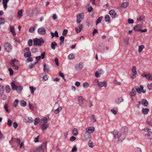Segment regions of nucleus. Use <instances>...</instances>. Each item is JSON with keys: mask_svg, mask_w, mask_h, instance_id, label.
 I'll return each mask as SVG.
<instances>
[{"mask_svg": "<svg viewBox=\"0 0 152 152\" xmlns=\"http://www.w3.org/2000/svg\"><path fill=\"white\" fill-rule=\"evenodd\" d=\"M13 127L15 129H16L18 126V124L16 122H14L13 124Z\"/></svg>", "mask_w": 152, "mask_h": 152, "instance_id": "obj_64", "label": "nucleus"}, {"mask_svg": "<svg viewBox=\"0 0 152 152\" xmlns=\"http://www.w3.org/2000/svg\"><path fill=\"white\" fill-rule=\"evenodd\" d=\"M114 83L115 85H121V83L118 82L116 80L114 81Z\"/></svg>", "mask_w": 152, "mask_h": 152, "instance_id": "obj_62", "label": "nucleus"}, {"mask_svg": "<svg viewBox=\"0 0 152 152\" xmlns=\"http://www.w3.org/2000/svg\"><path fill=\"white\" fill-rule=\"evenodd\" d=\"M48 124H42L41 128L42 130H44L46 129L49 127Z\"/></svg>", "mask_w": 152, "mask_h": 152, "instance_id": "obj_19", "label": "nucleus"}, {"mask_svg": "<svg viewBox=\"0 0 152 152\" xmlns=\"http://www.w3.org/2000/svg\"><path fill=\"white\" fill-rule=\"evenodd\" d=\"M89 146L91 148H93L94 146L93 143L91 141H89Z\"/></svg>", "mask_w": 152, "mask_h": 152, "instance_id": "obj_59", "label": "nucleus"}, {"mask_svg": "<svg viewBox=\"0 0 152 152\" xmlns=\"http://www.w3.org/2000/svg\"><path fill=\"white\" fill-rule=\"evenodd\" d=\"M38 32L39 34L44 35L46 33V30L44 28L41 27L38 29Z\"/></svg>", "mask_w": 152, "mask_h": 152, "instance_id": "obj_11", "label": "nucleus"}, {"mask_svg": "<svg viewBox=\"0 0 152 152\" xmlns=\"http://www.w3.org/2000/svg\"><path fill=\"white\" fill-rule=\"evenodd\" d=\"M98 86L100 87H106L107 86V83L106 81L100 82L99 83Z\"/></svg>", "mask_w": 152, "mask_h": 152, "instance_id": "obj_20", "label": "nucleus"}, {"mask_svg": "<svg viewBox=\"0 0 152 152\" xmlns=\"http://www.w3.org/2000/svg\"><path fill=\"white\" fill-rule=\"evenodd\" d=\"M25 119L29 123H31L33 122L34 121L33 119L31 117H26Z\"/></svg>", "mask_w": 152, "mask_h": 152, "instance_id": "obj_24", "label": "nucleus"}, {"mask_svg": "<svg viewBox=\"0 0 152 152\" xmlns=\"http://www.w3.org/2000/svg\"><path fill=\"white\" fill-rule=\"evenodd\" d=\"M35 30V28L34 27H31L29 29V31L31 33H33Z\"/></svg>", "mask_w": 152, "mask_h": 152, "instance_id": "obj_61", "label": "nucleus"}, {"mask_svg": "<svg viewBox=\"0 0 152 152\" xmlns=\"http://www.w3.org/2000/svg\"><path fill=\"white\" fill-rule=\"evenodd\" d=\"M142 112L143 114H147L149 111V109L148 108H142Z\"/></svg>", "mask_w": 152, "mask_h": 152, "instance_id": "obj_23", "label": "nucleus"}, {"mask_svg": "<svg viewBox=\"0 0 152 152\" xmlns=\"http://www.w3.org/2000/svg\"><path fill=\"white\" fill-rule=\"evenodd\" d=\"M28 46H31L32 45L33 41L32 39H30L29 40L28 42Z\"/></svg>", "mask_w": 152, "mask_h": 152, "instance_id": "obj_55", "label": "nucleus"}, {"mask_svg": "<svg viewBox=\"0 0 152 152\" xmlns=\"http://www.w3.org/2000/svg\"><path fill=\"white\" fill-rule=\"evenodd\" d=\"M141 101V104H142L144 106L147 107L148 104V101L145 99H142Z\"/></svg>", "mask_w": 152, "mask_h": 152, "instance_id": "obj_18", "label": "nucleus"}, {"mask_svg": "<svg viewBox=\"0 0 152 152\" xmlns=\"http://www.w3.org/2000/svg\"><path fill=\"white\" fill-rule=\"evenodd\" d=\"M147 136L148 139L150 140L152 139V132H148L147 134Z\"/></svg>", "mask_w": 152, "mask_h": 152, "instance_id": "obj_36", "label": "nucleus"}, {"mask_svg": "<svg viewBox=\"0 0 152 152\" xmlns=\"http://www.w3.org/2000/svg\"><path fill=\"white\" fill-rule=\"evenodd\" d=\"M29 88L30 89V91L31 92V93L32 94H33L34 93V91L36 90V88L33 86H30L29 87Z\"/></svg>", "mask_w": 152, "mask_h": 152, "instance_id": "obj_40", "label": "nucleus"}, {"mask_svg": "<svg viewBox=\"0 0 152 152\" xmlns=\"http://www.w3.org/2000/svg\"><path fill=\"white\" fill-rule=\"evenodd\" d=\"M147 86L148 89L149 90H152V83H150V84H148L147 85Z\"/></svg>", "mask_w": 152, "mask_h": 152, "instance_id": "obj_54", "label": "nucleus"}, {"mask_svg": "<svg viewBox=\"0 0 152 152\" xmlns=\"http://www.w3.org/2000/svg\"><path fill=\"white\" fill-rule=\"evenodd\" d=\"M118 132L116 130L113 131V134L115 139L118 138L120 140H124L125 137L126 133L123 132L121 133L120 135H119Z\"/></svg>", "mask_w": 152, "mask_h": 152, "instance_id": "obj_1", "label": "nucleus"}, {"mask_svg": "<svg viewBox=\"0 0 152 152\" xmlns=\"http://www.w3.org/2000/svg\"><path fill=\"white\" fill-rule=\"evenodd\" d=\"M11 66H12L16 70H18V66H17L14 63H12V65H11Z\"/></svg>", "mask_w": 152, "mask_h": 152, "instance_id": "obj_57", "label": "nucleus"}, {"mask_svg": "<svg viewBox=\"0 0 152 152\" xmlns=\"http://www.w3.org/2000/svg\"><path fill=\"white\" fill-rule=\"evenodd\" d=\"M136 94V91L134 88H132L131 91L130 95L132 96H135Z\"/></svg>", "mask_w": 152, "mask_h": 152, "instance_id": "obj_28", "label": "nucleus"}, {"mask_svg": "<svg viewBox=\"0 0 152 152\" xmlns=\"http://www.w3.org/2000/svg\"><path fill=\"white\" fill-rule=\"evenodd\" d=\"M83 63H80L79 64H76L75 67V69L77 71H79L81 70L83 68Z\"/></svg>", "mask_w": 152, "mask_h": 152, "instance_id": "obj_9", "label": "nucleus"}, {"mask_svg": "<svg viewBox=\"0 0 152 152\" xmlns=\"http://www.w3.org/2000/svg\"><path fill=\"white\" fill-rule=\"evenodd\" d=\"M40 121V119L39 118H36L34 121V124L35 125H36L39 123Z\"/></svg>", "mask_w": 152, "mask_h": 152, "instance_id": "obj_41", "label": "nucleus"}, {"mask_svg": "<svg viewBox=\"0 0 152 152\" xmlns=\"http://www.w3.org/2000/svg\"><path fill=\"white\" fill-rule=\"evenodd\" d=\"M11 86L12 89L14 90H17V87H18V86L16 85H15V84L13 82H12L11 83Z\"/></svg>", "mask_w": 152, "mask_h": 152, "instance_id": "obj_25", "label": "nucleus"}, {"mask_svg": "<svg viewBox=\"0 0 152 152\" xmlns=\"http://www.w3.org/2000/svg\"><path fill=\"white\" fill-rule=\"evenodd\" d=\"M40 77L43 79L42 81H46L48 79V76L45 73H43L41 74Z\"/></svg>", "mask_w": 152, "mask_h": 152, "instance_id": "obj_10", "label": "nucleus"}, {"mask_svg": "<svg viewBox=\"0 0 152 152\" xmlns=\"http://www.w3.org/2000/svg\"><path fill=\"white\" fill-rule=\"evenodd\" d=\"M104 20L106 22H108L109 23H110V16L108 15H107L105 16Z\"/></svg>", "mask_w": 152, "mask_h": 152, "instance_id": "obj_33", "label": "nucleus"}, {"mask_svg": "<svg viewBox=\"0 0 152 152\" xmlns=\"http://www.w3.org/2000/svg\"><path fill=\"white\" fill-rule=\"evenodd\" d=\"M5 22V20L3 18H0V24H1L4 23Z\"/></svg>", "mask_w": 152, "mask_h": 152, "instance_id": "obj_56", "label": "nucleus"}, {"mask_svg": "<svg viewBox=\"0 0 152 152\" xmlns=\"http://www.w3.org/2000/svg\"><path fill=\"white\" fill-rule=\"evenodd\" d=\"M82 137L85 140L91 137V135L86 132L82 134Z\"/></svg>", "mask_w": 152, "mask_h": 152, "instance_id": "obj_14", "label": "nucleus"}, {"mask_svg": "<svg viewBox=\"0 0 152 152\" xmlns=\"http://www.w3.org/2000/svg\"><path fill=\"white\" fill-rule=\"evenodd\" d=\"M14 26H10V31L12 33L13 35H15L16 33L14 31Z\"/></svg>", "mask_w": 152, "mask_h": 152, "instance_id": "obj_31", "label": "nucleus"}, {"mask_svg": "<svg viewBox=\"0 0 152 152\" xmlns=\"http://www.w3.org/2000/svg\"><path fill=\"white\" fill-rule=\"evenodd\" d=\"M98 48H99V49L100 50V52L101 53H103L104 52V48H102L101 45H99Z\"/></svg>", "mask_w": 152, "mask_h": 152, "instance_id": "obj_52", "label": "nucleus"}, {"mask_svg": "<svg viewBox=\"0 0 152 152\" xmlns=\"http://www.w3.org/2000/svg\"><path fill=\"white\" fill-rule=\"evenodd\" d=\"M129 5L128 2H124L121 5V7L123 8H126Z\"/></svg>", "mask_w": 152, "mask_h": 152, "instance_id": "obj_43", "label": "nucleus"}, {"mask_svg": "<svg viewBox=\"0 0 152 152\" xmlns=\"http://www.w3.org/2000/svg\"><path fill=\"white\" fill-rule=\"evenodd\" d=\"M111 111L115 115L117 114V111L116 109H112L111 110Z\"/></svg>", "mask_w": 152, "mask_h": 152, "instance_id": "obj_51", "label": "nucleus"}, {"mask_svg": "<svg viewBox=\"0 0 152 152\" xmlns=\"http://www.w3.org/2000/svg\"><path fill=\"white\" fill-rule=\"evenodd\" d=\"M145 48V46L144 45H141L139 46L138 47V51L139 53H140L142 50L143 49Z\"/></svg>", "mask_w": 152, "mask_h": 152, "instance_id": "obj_34", "label": "nucleus"}, {"mask_svg": "<svg viewBox=\"0 0 152 152\" xmlns=\"http://www.w3.org/2000/svg\"><path fill=\"white\" fill-rule=\"evenodd\" d=\"M124 101V99L122 97H120L116 99L115 102L117 104H119L120 103L123 102Z\"/></svg>", "mask_w": 152, "mask_h": 152, "instance_id": "obj_22", "label": "nucleus"}, {"mask_svg": "<svg viewBox=\"0 0 152 152\" xmlns=\"http://www.w3.org/2000/svg\"><path fill=\"white\" fill-rule=\"evenodd\" d=\"M42 121L43 122V124H47L48 122V119L46 117H44L42 119Z\"/></svg>", "mask_w": 152, "mask_h": 152, "instance_id": "obj_47", "label": "nucleus"}, {"mask_svg": "<svg viewBox=\"0 0 152 152\" xmlns=\"http://www.w3.org/2000/svg\"><path fill=\"white\" fill-rule=\"evenodd\" d=\"M68 32V30L67 29H65L64 30L63 33V35L64 36H66Z\"/></svg>", "mask_w": 152, "mask_h": 152, "instance_id": "obj_58", "label": "nucleus"}, {"mask_svg": "<svg viewBox=\"0 0 152 152\" xmlns=\"http://www.w3.org/2000/svg\"><path fill=\"white\" fill-rule=\"evenodd\" d=\"M75 56L73 53H71L68 56V58L69 60H72L75 58Z\"/></svg>", "mask_w": 152, "mask_h": 152, "instance_id": "obj_35", "label": "nucleus"}, {"mask_svg": "<svg viewBox=\"0 0 152 152\" xmlns=\"http://www.w3.org/2000/svg\"><path fill=\"white\" fill-rule=\"evenodd\" d=\"M132 74L131 76V79H133L136 77L137 74V72L136 70V67L135 66H133L132 69Z\"/></svg>", "mask_w": 152, "mask_h": 152, "instance_id": "obj_5", "label": "nucleus"}, {"mask_svg": "<svg viewBox=\"0 0 152 152\" xmlns=\"http://www.w3.org/2000/svg\"><path fill=\"white\" fill-rule=\"evenodd\" d=\"M6 92L7 93H8L10 92L11 90V88L9 86L7 85L6 86Z\"/></svg>", "mask_w": 152, "mask_h": 152, "instance_id": "obj_46", "label": "nucleus"}, {"mask_svg": "<svg viewBox=\"0 0 152 152\" xmlns=\"http://www.w3.org/2000/svg\"><path fill=\"white\" fill-rule=\"evenodd\" d=\"M4 94L3 86L2 85H0V96Z\"/></svg>", "mask_w": 152, "mask_h": 152, "instance_id": "obj_39", "label": "nucleus"}, {"mask_svg": "<svg viewBox=\"0 0 152 152\" xmlns=\"http://www.w3.org/2000/svg\"><path fill=\"white\" fill-rule=\"evenodd\" d=\"M147 122L149 125L152 126V120L150 118H148Z\"/></svg>", "mask_w": 152, "mask_h": 152, "instance_id": "obj_45", "label": "nucleus"}, {"mask_svg": "<svg viewBox=\"0 0 152 152\" xmlns=\"http://www.w3.org/2000/svg\"><path fill=\"white\" fill-rule=\"evenodd\" d=\"M7 125L9 126H10L12 125V122L10 119L8 120Z\"/></svg>", "mask_w": 152, "mask_h": 152, "instance_id": "obj_60", "label": "nucleus"}, {"mask_svg": "<svg viewBox=\"0 0 152 152\" xmlns=\"http://www.w3.org/2000/svg\"><path fill=\"white\" fill-rule=\"evenodd\" d=\"M47 143L46 142H44L43 144H41L39 145L37 148L36 149H33L32 150L33 151L35 152H43L45 149L46 148Z\"/></svg>", "mask_w": 152, "mask_h": 152, "instance_id": "obj_2", "label": "nucleus"}, {"mask_svg": "<svg viewBox=\"0 0 152 152\" xmlns=\"http://www.w3.org/2000/svg\"><path fill=\"white\" fill-rule=\"evenodd\" d=\"M91 121L93 123H94L96 121V119L95 116L94 115H92L90 117Z\"/></svg>", "mask_w": 152, "mask_h": 152, "instance_id": "obj_21", "label": "nucleus"}, {"mask_svg": "<svg viewBox=\"0 0 152 152\" xmlns=\"http://www.w3.org/2000/svg\"><path fill=\"white\" fill-rule=\"evenodd\" d=\"M102 18V17L101 16L97 19L96 23V25H97L99 23L101 22Z\"/></svg>", "mask_w": 152, "mask_h": 152, "instance_id": "obj_38", "label": "nucleus"}, {"mask_svg": "<svg viewBox=\"0 0 152 152\" xmlns=\"http://www.w3.org/2000/svg\"><path fill=\"white\" fill-rule=\"evenodd\" d=\"M4 47L5 50L8 52H10L12 48V45L8 42H6L5 43Z\"/></svg>", "mask_w": 152, "mask_h": 152, "instance_id": "obj_6", "label": "nucleus"}, {"mask_svg": "<svg viewBox=\"0 0 152 152\" xmlns=\"http://www.w3.org/2000/svg\"><path fill=\"white\" fill-rule=\"evenodd\" d=\"M20 105L22 107H25L26 105V103L24 100H22L20 102Z\"/></svg>", "mask_w": 152, "mask_h": 152, "instance_id": "obj_42", "label": "nucleus"}, {"mask_svg": "<svg viewBox=\"0 0 152 152\" xmlns=\"http://www.w3.org/2000/svg\"><path fill=\"white\" fill-rule=\"evenodd\" d=\"M109 14L112 18H114L117 16V14L115 11L113 10H111L110 11Z\"/></svg>", "mask_w": 152, "mask_h": 152, "instance_id": "obj_17", "label": "nucleus"}, {"mask_svg": "<svg viewBox=\"0 0 152 152\" xmlns=\"http://www.w3.org/2000/svg\"><path fill=\"white\" fill-rule=\"evenodd\" d=\"M73 134L75 136H77L78 134L77 129L75 128H74L72 131Z\"/></svg>", "mask_w": 152, "mask_h": 152, "instance_id": "obj_30", "label": "nucleus"}, {"mask_svg": "<svg viewBox=\"0 0 152 152\" xmlns=\"http://www.w3.org/2000/svg\"><path fill=\"white\" fill-rule=\"evenodd\" d=\"M23 10L21 9L18 11V17L20 18L22 16Z\"/></svg>", "mask_w": 152, "mask_h": 152, "instance_id": "obj_27", "label": "nucleus"}, {"mask_svg": "<svg viewBox=\"0 0 152 152\" xmlns=\"http://www.w3.org/2000/svg\"><path fill=\"white\" fill-rule=\"evenodd\" d=\"M142 26L141 24H138L135 26L134 27V31H140L141 28Z\"/></svg>", "mask_w": 152, "mask_h": 152, "instance_id": "obj_16", "label": "nucleus"}, {"mask_svg": "<svg viewBox=\"0 0 152 152\" xmlns=\"http://www.w3.org/2000/svg\"><path fill=\"white\" fill-rule=\"evenodd\" d=\"M15 141L18 145H20V140L19 138H15L14 139Z\"/></svg>", "mask_w": 152, "mask_h": 152, "instance_id": "obj_50", "label": "nucleus"}, {"mask_svg": "<svg viewBox=\"0 0 152 152\" xmlns=\"http://www.w3.org/2000/svg\"><path fill=\"white\" fill-rule=\"evenodd\" d=\"M95 131V128L93 126L88 127L86 129V132L89 134L93 133Z\"/></svg>", "mask_w": 152, "mask_h": 152, "instance_id": "obj_8", "label": "nucleus"}, {"mask_svg": "<svg viewBox=\"0 0 152 152\" xmlns=\"http://www.w3.org/2000/svg\"><path fill=\"white\" fill-rule=\"evenodd\" d=\"M89 86L87 82H84L83 83V87L85 88H88Z\"/></svg>", "mask_w": 152, "mask_h": 152, "instance_id": "obj_53", "label": "nucleus"}, {"mask_svg": "<svg viewBox=\"0 0 152 152\" xmlns=\"http://www.w3.org/2000/svg\"><path fill=\"white\" fill-rule=\"evenodd\" d=\"M1 96V98L2 100H5L7 98V96L4 94H3L2 95L0 96Z\"/></svg>", "mask_w": 152, "mask_h": 152, "instance_id": "obj_48", "label": "nucleus"}, {"mask_svg": "<svg viewBox=\"0 0 152 152\" xmlns=\"http://www.w3.org/2000/svg\"><path fill=\"white\" fill-rule=\"evenodd\" d=\"M57 43L55 42H52L51 45V48L53 50H55V46H57Z\"/></svg>", "mask_w": 152, "mask_h": 152, "instance_id": "obj_29", "label": "nucleus"}, {"mask_svg": "<svg viewBox=\"0 0 152 152\" xmlns=\"http://www.w3.org/2000/svg\"><path fill=\"white\" fill-rule=\"evenodd\" d=\"M43 71L45 72H48L49 71V69L48 66H46V64L44 63L43 64Z\"/></svg>", "mask_w": 152, "mask_h": 152, "instance_id": "obj_26", "label": "nucleus"}, {"mask_svg": "<svg viewBox=\"0 0 152 152\" xmlns=\"http://www.w3.org/2000/svg\"><path fill=\"white\" fill-rule=\"evenodd\" d=\"M142 76L143 77H145L148 80H152L151 76L149 73H146L144 72Z\"/></svg>", "mask_w": 152, "mask_h": 152, "instance_id": "obj_15", "label": "nucleus"}, {"mask_svg": "<svg viewBox=\"0 0 152 152\" xmlns=\"http://www.w3.org/2000/svg\"><path fill=\"white\" fill-rule=\"evenodd\" d=\"M83 28V26L82 24H80L78 26L75 28L76 31L77 33L80 32Z\"/></svg>", "mask_w": 152, "mask_h": 152, "instance_id": "obj_13", "label": "nucleus"}, {"mask_svg": "<svg viewBox=\"0 0 152 152\" xmlns=\"http://www.w3.org/2000/svg\"><path fill=\"white\" fill-rule=\"evenodd\" d=\"M62 108L61 107H59L56 110L54 111V113L56 114L58 113L61 110Z\"/></svg>", "mask_w": 152, "mask_h": 152, "instance_id": "obj_37", "label": "nucleus"}, {"mask_svg": "<svg viewBox=\"0 0 152 152\" xmlns=\"http://www.w3.org/2000/svg\"><path fill=\"white\" fill-rule=\"evenodd\" d=\"M77 148L76 146L75 145L72 148V152H75L77 151Z\"/></svg>", "mask_w": 152, "mask_h": 152, "instance_id": "obj_63", "label": "nucleus"}, {"mask_svg": "<svg viewBox=\"0 0 152 152\" xmlns=\"http://www.w3.org/2000/svg\"><path fill=\"white\" fill-rule=\"evenodd\" d=\"M24 57H30L31 56V55L30 51L26 52L24 54Z\"/></svg>", "mask_w": 152, "mask_h": 152, "instance_id": "obj_32", "label": "nucleus"}, {"mask_svg": "<svg viewBox=\"0 0 152 152\" xmlns=\"http://www.w3.org/2000/svg\"><path fill=\"white\" fill-rule=\"evenodd\" d=\"M34 46H41L42 45V44L44 43L45 42L42 38H40L39 39L35 38L34 39Z\"/></svg>", "mask_w": 152, "mask_h": 152, "instance_id": "obj_3", "label": "nucleus"}, {"mask_svg": "<svg viewBox=\"0 0 152 152\" xmlns=\"http://www.w3.org/2000/svg\"><path fill=\"white\" fill-rule=\"evenodd\" d=\"M4 108L6 111L8 113H9L10 112V111L8 109V103L4 105Z\"/></svg>", "mask_w": 152, "mask_h": 152, "instance_id": "obj_44", "label": "nucleus"}, {"mask_svg": "<svg viewBox=\"0 0 152 152\" xmlns=\"http://www.w3.org/2000/svg\"><path fill=\"white\" fill-rule=\"evenodd\" d=\"M134 152H142V151L140 148H136L134 149Z\"/></svg>", "mask_w": 152, "mask_h": 152, "instance_id": "obj_49", "label": "nucleus"}, {"mask_svg": "<svg viewBox=\"0 0 152 152\" xmlns=\"http://www.w3.org/2000/svg\"><path fill=\"white\" fill-rule=\"evenodd\" d=\"M78 99L79 105L80 106L83 105L84 103V101L85 100V99L81 96H78Z\"/></svg>", "mask_w": 152, "mask_h": 152, "instance_id": "obj_12", "label": "nucleus"}, {"mask_svg": "<svg viewBox=\"0 0 152 152\" xmlns=\"http://www.w3.org/2000/svg\"><path fill=\"white\" fill-rule=\"evenodd\" d=\"M136 91L139 94H140L142 92L143 93H145L146 92L145 90L144 89V87L142 85H140V87L136 88Z\"/></svg>", "mask_w": 152, "mask_h": 152, "instance_id": "obj_7", "label": "nucleus"}, {"mask_svg": "<svg viewBox=\"0 0 152 152\" xmlns=\"http://www.w3.org/2000/svg\"><path fill=\"white\" fill-rule=\"evenodd\" d=\"M76 18V22L78 24L80 23H81V20H83L84 19V14L83 13H81L78 14L77 15Z\"/></svg>", "mask_w": 152, "mask_h": 152, "instance_id": "obj_4", "label": "nucleus"}]
</instances>
